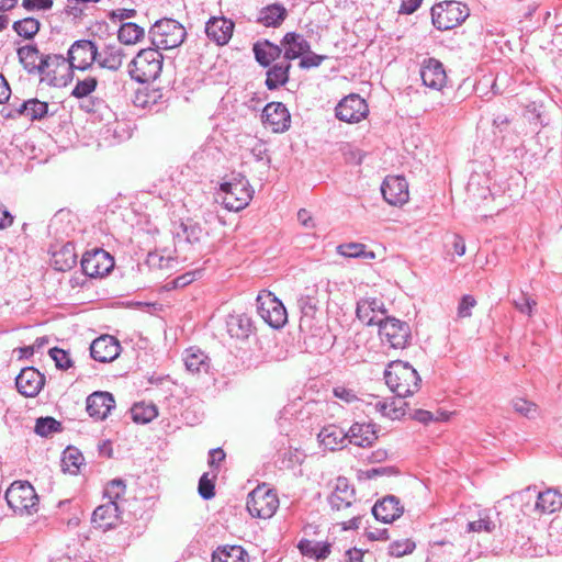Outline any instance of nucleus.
I'll return each instance as SVG.
<instances>
[{
  "mask_svg": "<svg viewBox=\"0 0 562 562\" xmlns=\"http://www.w3.org/2000/svg\"><path fill=\"white\" fill-rule=\"evenodd\" d=\"M385 383L398 397H407L415 394L422 379L418 372L407 362L401 360L391 362L384 371Z\"/></svg>",
  "mask_w": 562,
  "mask_h": 562,
  "instance_id": "1",
  "label": "nucleus"
},
{
  "mask_svg": "<svg viewBox=\"0 0 562 562\" xmlns=\"http://www.w3.org/2000/svg\"><path fill=\"white\" fill-rule=\"evenodd\" d=\"M222 203L228 211L244 210L251 201L254 190L241 173H233L228 180L221 183Z\"/></svg>",
  "mask_w": 562,
  "mask_h": 562,
  "instance_id": "2",
  "label": "nucleus"
},
{
  "mask_svg": "<svg viewBox=\"0 0 562 562\" xmlns=\"http://www.w3.org/2000/svg\"><path fill=\"white\" fill-rule=\"evenodd\" d=\"M164 57L153 47L142 49L130 64V75L137 82L146 83L156 80L162 70Z\"/></svg>",
  "mask_w": 562,
  "mask_h": 562,
  "instance_id": "3",
  "label": "nucleus"
},
{
  "mask_svg": "<svg viewBox=\"0 0 562 562\" xmlns=\"http://www.w3.org/2000/svg\"><path fill=\"white\" fill-rule=\"evenodd\" d=\"M148 35L153 46L160 50L179 47L186 40L187 32L178 21L164 18L153 24Z\"/></svg>",
  "mask_w": 562,
  "mask_h": 562,
  "instance_id": "4",
  "label": "nucleus"
},
{
  "mask_svg": "<svg viewBox=\"0 0 562 562\" xmlns=\"http://www.w3.org/2000/svg\"><path fill=\"white\" fill-rule=\"evenodd\" d=\"M469 14V8L458 1H443L431 8L432 24L440 31L451 30L460 25Z\"/></svg>",
  "mask_w": 562,
  "mask_h": 562,
  "instance_id": "5",
  "label": "nucleus"
},
{
  "mask_svg": "<svg viewBox=\"0 0 562 562\" xmlns=\"http://www.w3.org/2000/svg\"><path fill=\"white\" fill-rule=\"evenodd\" d=\"M259 316L272 328H281L288 321L283 303L271 292L262 291L257 296Z\"/></svg>",
  "mask_w": 562,
  "mask_h": 562,
  "instance_id": "6",
  "label": "nucleus"
},
{
  "mask_svg": "<svg viewBox=\"0 0 562 562\" xmlns=\"http://www.w3.org/2000/svg\"><path fill=\"white\" fill-rule=\"evenodd\" d=\"M5 501L15 513H31L37 506L38 497L26 481L13 482L5 492Z\"/></svg>",
  "mask_w": 562,
  "mask_h": 562,
  "instance_id": "7",
  "label": "nucleus"
},
{
  "mask_svg": "<svg viewBox=\"0 0 562 562\" xmlns=\"http://www.w3.org/2000/svg\"><path fill=\"white\" fill-rule=\"evenodd\" d=\"M379 335L383 344L394 349H404L411 339V327L406 322L385 316L378 324Z\"/></svg>",
  "mask_w": 562,
  "mask_h": 562,
  "instance_id": "8",
  "label": "nucleus"
},
{
  "mask_svg": "<svg viewBox=\"0 0 562 562\" xmlns=\"http://www.w3.org/2000/svg\"><path fill=\"white\" fill-rule=\"evenodd\" d=\"M97 44L90 40H78L71 44L67 53L71 77L75 70H88L97 63Z\"/></svg>",
  "mask_w": 562,
  "mask_h": 562,
  "instance_id": "9",
  "label": "nucleus"
},
{
  "mask_svg": "<svg viewBox=\"0 0 562 562\" xmlns=\"http://www.w3.org/2000/svg\"><path fill=\"white\" fill-rule=\"evenodd\" d=\"M279 506L277 494L263 486L255 488L247 498V509L252 517L270 518Z\"/></svg>",
  "mask_w": 562,
  "mask_h": 562,
  "instance_id": "10",
  "label": "nucleus"
},
{
  "mask_svg": "<svg viewBox=\"0 0 562 562\" xmlns=\"http://www.w3.org/2000/svg\"><path fill=\"white\" fill-rule=\"evenodd\" d=\"M113 267V257L102 248L87 250L81 259L82 271L90 278L106 276Z\"/></svg>",
  "mask_w": 562,
  "mask_h": 562,
  "instance_id": "11",
  "label": "nucleus"
},
{
  "mask_svg": "<svg viewBox=\"0 0 562 562\" xmlns=\"http://www.w3.org/2000/svg\"><path fill=\"white\" fill-rule=\"evenodd\" d=\"M40 75H45L54 86L66 85V80L72 78L67 57L59 54L41 57Z\"/></svg>",
  "mask_w": 562,
  "mask_h": 562,
  "instance_id": "12",
  "label": "nucleus"
},
{
  "mask_svg": "<svg viewBox=\"0 0 562 562\" xmlns=\"http://www.w3.org/2000/svg\"><path fill=\"white\" fill-rule=\"evenodd\" d=\"M336 117L347 123H358L363 120L368 112V104L359 94L345 97L335 109Z\"/></svg>",
  "mask_w": 562,
  "mask_h": 562,
  "instance_id": "13",
  "label": "nucleus"
},
{
  "mask_svg": "<svg viewBox=\"0 0 562 562\" xmlns=\"http://www.w3.org/2000/svg\"><path fill=\"white\" fill-rule=\"evenodd\" d=\"M262 122L273 133H284L291 126V115L281 102H270L262 111Z\"/></svg>",
  "mask_w": 562,
  "mask_h": 562,
  "instance_id": "14",
  "label": "nucleus"
},
{
  "mask_svg": "<svg viewBox=\"0 0 562 562\" xmlns=\"http://www.w3.org/2000/svg\"><path fill=\"white\" fill-rule=\"evenodd\" d=\"M381 192L390 205H403L408 201V183L401 176L386 177L382 182Z\"/></svg>",
  "mask_w": 562,
  "mask_h": 562,
  "instance_id": "15",
  "label": "nucleus"
},
{
  "mask_svg": "<svg viewBox=\"0 0 562 562\" xmlns=\"http://www.w3.org/2000/svg\"><path fill=\"white\" fill-rule=\"evenodd\" d=\"M44 384V375L33 367L22 369L15 378L18 391L26 397L36 396L43 389Z\"/></svg>",
  "mask_w": 562,
  "mask_h": 562,
  "instance_id": "16",
  "label": "nucleus"
},
{
  "mask_svg": "<svg viewBox=\"0 0 562 562\" xmlns=\"http://www.w3.org/2000/svg\"><path fill=\"white\" fill-rule=\"evenodd\" d=\"M357 317L368 326L378 325L385 316L384 303L376 297H364L357 303Z\"/></svg>",
  "mask_w": 562,
  "mask_h": 562,
  "instance_id": "17",
  "label": "nucleus"
},
{
  "mask_svg": "<svg viewBox=\"0 0 562 562\" xmlns=\"http://www.w3.org/2000/svg\"><path fill=\"white\" fill-rule=\"evenodd\" d=\"M120 342L109 335L100 336L90 346L91 357L99 362H111L120 356Z\"/></svg>",
  "mask_w": 562,
  "mask_h": 562,
  "instance_id": "18",
  "label": "nucleus"
},
{
  "mask_svg": "<svg viewBox=\"0 0 562 562\" xmlns=\"http://www.w3.org/2000/svg\"><path fill=\"white\" fill-rule=\"evenodd\" d=\"M423 83L434 90H441L447 82L443 65L435 58H427L420 66Z\"/></svg>",
  "mask_w": 562,
  "mask_h": 562,
  "instance_id": "19",
  "label": "nucleus"
},
{
  "mask_svg": "<svg viewBox=\"0 0 562 562\" xmlns=\"http://www.w3.org/2000/svg\"><path fill=\"white\" fill-rule=\"evenodd\" d=\"M333 510L340 512L352 507L356 502L355 488L346 477H338L328 498Z\"/></svg>",
  "mask_w": 562,
  "mask_h": 562,
  "instance_id": "20",
  "label": "nucleus"
},
{
  "mask_svg": "<svg viewBox=\"0 0 562 562\" xmlns=\"http://www.w3.org/2000/svg\"><path fill=\"white\" fill-rule=\"evenodd\" d=\"M462 549L449 540L431 541L428 546L427 560L432 562H460Z\"/></svg>",
  "mask_w": 562,
  "mask_h": 562,
  "instance_id": "21",
  "label": "nucleus"
},
{
  "mask_svg": "<svg viewBox=\"0 0 562 562\" xmlns=\"http://www.w3.org/2000/svg\"><path fill=\"white\" fill-rule=\"evenodd\" d=\"M114 406V397L109 392L98 391L87 397V413L97 420L105 419Z\"/></svg>",
  "mask_w": 562,
  "mask_h": 562,
  "instance_id": "22",
  "label": "nucleus"
},
{
  "mask_svg": "<svg viewBox=\"0 0 562 562\" xmlns=\"http://www.w3.org/2000/svg\"><path fill=\"white\" fill-rule=\"evenodd\" d=\"M120 507L115 502H106L98 506L92 513L91 522L95 529L106 531L117 525Z\"/></svg>",
  "mask_w": 562,
  "mask_h": 562,
  "instance_id": "23",
  "label": "nucleus"
},
{
  "mask_svg": "<svg viewBox=\"0 0 562 562\" xmlns=\"http://www.w3.org/2000/svg\"><path fill=\"white\" fill-rule=\"evenodd\" d=\"M404 507L401 505L400 499L394 495H387L381 501H378L372 507V514L376 520L384 524L393 522L401 517Z\"/></svg>",
  "mask_w": 562,
  "mask_h": 562,
  "instance_id": "24",
  "label": "nucleus"
},
{
  "mask_svg": "<svg viewBox=\"0 0 562 562\" xmlns=\"http://www.w3.org/2000/svg\"><path fill=\"white\" fill-rule=\"evenodd\" d=\"M234 23L224 16L211 18L205 25V33L217 45H225L233 35Z\"/></svg>",
  "mask_w": 562,
  "mask_h": 562,
  "instance_id": "25",
  "label": "nucleus"
},
{
  "mask_svg": "<svg viewBox=\"0 0 562 562\" xmlns=\"http://www.w3.org/2000/svg\"><path fill=\"white\" fill-rule=\"evenodd\" d=\"M283 53V58L291 63L296 58H302L304 54H306L311 46L310 43L305 40L302 34L295 32L286 33L282 41L281 45Z\"/></svg>",
  "mask_w": 562,
  "mask_h": 562,
  "instance_id": "26",
  "label": "nucleus"
},
{
  "mask_svg": "<svg viewBox=\"0 0 562 562\" xmlns=\"http://www.w3.org/2000/svg\"><path fill=\"white\" fill-rule=\"evenodd\" d=\"M562 508V494L553 488H548L538 493L537 499L531 510L526 509L525 513L535 512L536 514H553Z\"/></svg>",
  "mask_w": 562,
  "mask_h": 562,
  "instance_id": "27",
  "label": "nucleus"
},
{
  "mask_svg": "<svg viewBox=\"0 0 562 562\" xmlns=\"http://www.w3.org/2000/svg\"><path fill=\"white\" fill-rule=\"evenodd\" d=\"M14 112L15 115L23 116L30 121H41L48 115H53V113H49L48 103L36 98L23 101L14 109Z\"/></svg>",
  "mask_w": 562,
  "mask_h": 562,
  "instance_id": "28",
  "label": "nucleus"
},
{
  "mask_svg": "<svg viewBox=\"0 0 562 562\" xmlns=\"http://www.w3.org/2000/svg\"><path fill=\"white\" fill-rule=\"evenodd\" d=\"M252 52L256 61L261 67L267 68L281 56L282 47L271 43L269 40H260L252 45Z\"/></svg>",
  "mask_w": 562,
  "mask_h": 562,
  "instance_id": "29",
  "label": "nucleus"
},
{
  "mask_svg": "<svg viewBox=\"0 0 562 562\" xmlns=\"http://www.w3.org/2000/svg\"><path fill=\"white\" fill-rule=\"evenodd\" d=\"M186 369L194 374L207 373L211 368V359L199 348L190 347L183 353Z\"/></svg>",
  "mask_w": 562,
  "mask_h": 562,
  "instance_id": "30",
  "label": "nucleus"
},
{
  "mask_svg": "<svg viewBox=\"0 0 562 562\" xmlns=\"http://www.w3.org/2000/svg\"><path fill=\"white\" fill-rule=\"evenodd\" d=\"M347 434V439L350 443L358 447H369L378 439L375 430L371 424L355 423L350 426Z\"/></svg>",
  "mask_w": 562,
  "mask_h": 562,
  "instance_id": "31",
  "label": "nucleus"
},
{
  "mask_svg": "<svg viewBox=\"0 0 562 562\" xmlns=\"http://www.w3.org/2000/svg\"><path fill=\"white\" fill-rule=\"evenodd\" d=\"M97 64L99 67L116 71L123 64L124 53L120 46L106 45L102 50L97 49Z\"/></svg>",
  "mask_w": 562,
  "mask_h": 562,
  "instance_id": "32",
  "label": "nucleus"
},
{
  "mask_svg": "<svg viewBox=\"0 0 562 562\" xmlns=\"http://www.w3.org/2000/svg\"><path fill=\"white\" fill-rule=\"evenodd\" d=\"M317 295L318 289L316 285H313L305 288L297 299V306L302 313L301 325L303 322L314 317L319 303Z\"/></svg>",
  "mask_w": 562,
  "mask_h": 562,
  "instance_id": "33",
  "label": "nucleus"
},
{
  "mask_svg": "<svg viewBox=\"0 0 562 562\" xmlns=\"http://www.w3.org/2000/svg\"><path fill=\"white\" fill-rule=\"evenodd\" d=\"M318 440L325 449L334 451L344 447L347 434L336 425H328L319 431Z\"/></svg>",
  "mask_w": 562,
  "mask_h": 562,
  "instance_id": "34",
  "label": "nucleus"
},
{
  "mask_svg": "<svg viewBox=\"0 0 562 562\" xmlns=\"http://www.w3.org/2000/svg\"><path fill=\"white\" fill-rule=\"evenodd\" d=\"M77 257L75 245L68 241L53 252L52 265L58 271H68L76 266Z\"/></svg>",
  "mask_w": 562,
  "mask_h": 562,
  "instance_id": "35",
  "label": "nucleus"
},
{
  "mask_svg": "<svg viewBox=\"0 0 562 562\" xmlns=\"http://www.w3.org/2000/svg\"><path fill=\"white\" fill-rule=\"evenodd\" d=\"M291 63L283 60L276 63L267 70L266 86L269 90H276L289 81Z\"/></svg>",
  "mask_w": 562,
  "mask_h": 562,
  "instance_id": "36",
  "label": "nucleus"
},
{
  "mask_svg": "<svg viewBox=\"0 0 562 562\" xmlns=\"http://www.w3.org/2000/svg\"><path fill=\"white\" fill-rule=\"evenodd\" d=\"M212 562H248V553L241 546H224L213 552Z\"/></svg>",
  "mask_w": 562,
  "mask_h": 562,
  "instance_id": "37",
  "label": "nucleus"
},
{
  "mask_svg": "<svg viewBox=\"0 0 562 562\" xmlns=\"http://www.w3.org/2000/svg\"><path fill=\"white\" fill-rule=\"evenodd\" d=\"M18 57L29 74H40L42 56H40V50L35 45L20 47L18 49Z\"/></svg>",
  "mask_w": 562,
  "mask_h": 562,
  "instance_id": "38",
  "label": "nucleus"
},
{
  "mask_svg": "<svg viewBox=\"0 0 562 562\" xmlns=\"http://www.w3.org/2000/svg\"><path fill=\"white\" fill-rule=\"evenodd\" d=\"M227 330L231 337L247 339L252 331V322L245 314L231 316L227 322Z\"/></svg>",
  "mask_w": 562,
  "mask_h": 562,
  "instance_id": "39",
  "label": "nucleus"
},
{
  "mask_svg": "<svg viewBox=\"0 0 562 562\" xmlns=\"http://www.w3.org/2000/svg\"><path fill=\"white\" fill-rule=\"evenodd\" d=\"M285 18V8L281 4L273 3L261 9L258 21L267 27H277Z\"/></svg>",
  "mask_w": 562,
  "mask_h": 562,
  "instance_id": "40",
  "label": "nucleus"
},
{
  "mask_svg": "<svg viewBox=\"0 0 562 562\" xmlns=\"http://www.w3.org/2000/svg\"><path fill=\"white\" fill-rule=\"evenodd\" d=\"M297 548L300 552L316 560H324L330 554V544L327 542H315L308 539H302Z\"/></svg>",
  "mask_w": 562,
  "mask_h": 562,
  "instance_id": "41",
  "label": "nucleus"
},
{
  "mask_svg": "<svg viewBox=\"0 0 562 562\" xmlns=\"http://www.w3.org/2000/svg\"><path fill=\"white\" fill-rule=\"evenodd\" d=\"M144 35V29L133 22L123 23L117 32L119 41L125 45H132L139 42Z\"/></svg>",
  "mask_w": 562,
  "mask_h": 562,
  "instance_id": "42",
  "label": "nucleus"
},
{
  "mask_svg": "<svg viewBox=\"0 0 562 562\" xmlns=\"http://www.w3.org/2000/svg\"><path fill=\"white\" fill-rule=\"evenodd\" d=\"M83 464V456L76 449L68 447L61 458V470L70 474H77Z\"/></svg>",
  "mask_w": 562,
  "mask_h": 562,
  "instance_id": "43",
  "label": "nucleus"
},
{
  "mask_svg": "<svg viewBox=\"0 0 562 562\" xmlns=\"http://www.w3.org/2000/svg\"><path fill=\"white\" fill-rule=\"evenodd\" d=\"M132 419L137 424H147L157 417L158 411L154 404L136 403L131 408Z\"/></svg>",
  "mask_w": 562,
  "mask_h": 562,
  "instance_id": "44",
  "label": "nucleus"
},
{
  "mask_svg": "<svg viewBox=\"0 0 562 562\" xmlns=\"http://www.w3.org/2000/svg\"><path fill=\"white\" fill-rule=\"evenodd\" d=\"M98 82V78L94 76H87L82 79L77 78V82L72 88L70 95L76 99L87 98L95 91Z\"/></svg>",
  "mask_w": 562,
  "mask_h": 562,
  "instance_id": "45",
  "label": "nucleus"
},
{
  "mask_svg": "<svg viewBox=\"0 0 562 562\" xmlns=\"http://www.w3.org/2000/svg\"><path fill=\"white\" fill-rule=\"evenodd\" d=\"M41 23L35 18H24L13 23V30L24 38H33L40 31Z\"/></svg>",
  "mask_w": 562,
  "mask_h": 562,
  "instance_id": "46",
  "label": "nucleus"
},
{
  "mask_svg": "<svg viewBox=\"0 0 562 562\" xmlns=\"http://www.w3.org/2000/svg\"><path fill=\"white\" fill-rule=\"evenodd\" d=\"M337 251L341 256L349 258H374V254L372 251H367L366 246L359 243H348L339 245L337 247Z\"/></svg>",
  "mask_w": 562,
  "mask_h": 562,
  "instance_id": "47",
  "label": "nucleus"
},
{
  "mask_svg": "<svg viewBox=\"0 0 562 562\" xmlns=\"http://www.w3.org/2000/svg\"><path fill=\"white\" fill-rule=\"evenodd\" d=\"M468 195L472 201L479 199L486 200L491 196V190L487 186H481L480 176H472L467 187Z\"/></svg>",
  "mask_w": 562,
  "mask_h": 562,
  "instance_id": "48",
  "label": "nucleus"
},
{
  "mask_svg": "<svg viewBox=\"0 0 562 562\" xmlns=\"http://www.w3.org/2000/svg\"><path fill=\"white\" fill-rule=\"evenodd\" d=\"M61 425L53 417H41L36 420L35 424V432L38 436L47 437L54 432L59 431Z\"/></svg>",
  "mask_w": 562,
  "mask_h": 562,
  "instance_id": "49",
  "label": "nucleus"
},
{
  "mask_svg": "<svg viewBox=\"0 0 562 562\" xmlns=\"http://www.w3.org/2000/svg\"><path fill=\"white\" fill-rule=\"evenodd\" d=\"M125 491V482L121 479H114L106 484L104 488V496L108 498V502L117 503V501L124 496Z\"/></svg>",
  "mask_w": 562,
  "mask_h": 562,
  "instance_id": "50",
  "label": "nucleus"
},
{
  "mask_svg": "<svg viewBox=\"0 0 562 562\" xmlns=\"http://www.w3.org/2000/svg\"><path fill=\"white\" fill-rule=\"evenodd\" d=\"M415 547V542L409 539L396 540L389 546V553L392 557L401 558L412 553Z\"/></svg>",
  "mask_w": 562,
  "mask_h": 562,
  "instance_id": "51",
  "label": "nucleus"
},
{
  "mask_svg": "<svg viewBox=\"0 0 562 562\" xmlns=\"http://www.w3.org/2000/svg\"><path fill=\"white\" fill-rule=\"evenodd\" d=\"M515 307L524 314L531 316L532 308L537 305V302L524 292H520L518 297L513 300Z\"/></svg>",
  "mask_w": 562,
  "mask_h": 562,
  "instance_id": "52",
  "label": "nucleus"
},
{
  "mask_svg": "<svg viewBox=\"0 0 562 562\" xmlns=\"http://www.w3.org/2000/svg\"><path fill=\"white\" fill-rule=\"evenodd\" d=\"M49 356L55 361L56 367L61 370H67L72 366V361L64 349L54 347L49 350Z\"/></svg>",
  "mask_w": 562,
  "mask_h": 562,
  "instance_id": "53",
  "label": "nucleus"
},
{
  "mask_svg": "<svg viewBox=\"0 0 562 562\" xmlns=\"http://www.w3.org/2000/svg\"><path fill=\"white\" fill-rule=\"evenodd\" d=\"M513 407L517 413H519L528 418H532L537 415L536 404L528 402L525 398H520V397L515 398L513 401Z\"/></svg>",
  "mask_w": 562,
  "mask_h": 562,
  "instance_id": "54",
  "label": "nucleus"
},
{
  "mask_svg": "<svg viewBox=\"0 0 562 562\" xmlns=\"http://www.w3.org/2000/svg\"><path fill=\"white\" fill-rule=\"evenodd\" d=\"M495 529V522L487 516L468 524L469 532H492Z\"/></svg>",
  "mask_w": 562,
  "mask_h": 562,
  "instance_id": "55",
  "label": "nucleus"
},
{
  "mask_svg": "<svg viewBox=\"0 0 562 562\" xmlns=\"http://www.w3.org/2000/svg\"><path fill=\"white\" fill-rule=\"evenodd\" d=\"M214 483L209 479V473H204L199 481V494L203 499H211L214 497Z\"/></svg>",
  "mask_w": 562,
  "mask_h": 562,
  "instance_id": "56",
  "label": "nucleus"
},
{
  "mask_svg": "<svg viewBox=\"0 0 562 562\" xmlns=\"http://www.w3.org/2000/svg\"><path fill=\"white\" fill-rule=\"evenodd\" d=\"M476 305L475 299L470 295H463L458 305V317L467 318L471 316V310Z\"/></svg>",
  "mask_w": 562,
  "mask_h": 562,
  "instance_id": "57",
  "label": "nucleus"
},
{
  "mask_svg": "<svg viewBox=\"0 0 562 562\" xmlns=\"http://www.w3.org/2000/svg\"><path fill=\"white\" fill-rule=\"evenodd\" d=\"M53 0H22V7L26 11H47L53 7Z\"/></svg>",
  "mask_w": 562,
  "mask_h": 562,
  "instance_id": "58",
  "label": "nucleus"
},
{
  "mask_svg": "<svg viewBox=\"0 0 562 562\" xmlns=\"http://www.w3.org/2000/svg\"><path fill=\"white\" fill-rule=\"evenodd\" d=\"M325 58H326V56H324V55H317V54L308 50L306 54H304L302 56L301 61H300V67L301 68L318 67Z\"/></svg>",
  "mask_w": 562,
  "mask_h": 562,
  "instance_id": "59",
  "label": "nucleus"
},
{
  "mask_svg": "<svg viewBox=\"0 0 562 562\" xmlns=\"http://www.w3.org/2000/svg\"><path fill=\"white\" fill-rule=\"evenodd\" d=\"M375 408L383 416H386L391 419H396L402 414L400 409L392 407V404H389L387 402L383 401H378L375 404Z\"/></svg>",
  "mask_w": 562,
  "mask_h": 562,
  "instance_id": "60",
  "label": "nucleus"
},
{
  "mask_svg": "<svg viewBox=\"0 0 562 562\" xmlns=\"http://www.w3.org/2000/svg\"><path fill=\"white\" fill-rule=\"evenodd\" d=\"M194 280V276L191 272L184 273L182 276H179L168 282L166 284V288L168 290L170 289H178V288H184L186 285L190 284Z\"/></svg>",
  "mask_w": 562,
  "mask_h": 562,
  "instance_id": "61",
  "label": "nucleus"
},
{
  "mask_svg": "<svg viewBox=\"0 0 562 562\" xmlns=\"http://www.w3.org/2000/svg\"><path fill=\"white\" fill-rule=\"evenodd\" d=\"M225 459V452L221 448L212 449L209 453V465L213 469L215 468L216 471L213 474V477H216L217 475V468L218 464Z\"/></svg>",
  "mask_w": 562,
  "mask_h": 562,
  "instance_id": "62",
  "label": "nucleus"
},
{
  "mask_svg": "<svg viewBox=\"0 0 562 562\" xmlns=\"http://www.w3.org/2000/svg\"><path fill=\"white\" fill-rule=\"evenodd\" d=\"M333 392L337 398L344 401L345 403H352L357 400L356 393L345 386H336Z\"/></svg>",
  "mask_w": 562,
  "mask_h": 562,
  "instance_id": "63",
  "label": "nucleus"
},
{
  "mask_svg": "<svg viewBox=\"0 0 562 562\" xmlns=\"http://www.w3.org/2000/svg\"><path fill=\"white\" fill-rule=\"evenodd\" d=\"M136 15L135 9H116L113 10L110 14L112 20L123 21L127 19H132Z\"/></svg>",
  "mask_w": 562,
  "mask_h": 562,
  "instance_id": "64",
  "label": "nucleus"
}]
</instances>
